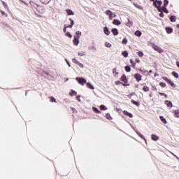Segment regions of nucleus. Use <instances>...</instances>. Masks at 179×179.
Returning a JSON list of instances; mask_svg holds the SVG:
<instances>
[{"label":"nucleus","instance_id":"obj_1","mask_svg":"<svg viewBox=\"0 0 179 179\" xmlns=\"http://www.w3.org/2000/svg\"><path fill=\"white\" fill-rule=\"evenodd\" d=\"M120 80H121V82H123L122 83V86H129V84H127V83H128V78H127V76H125V74H123L121 76Z\"/></svg>","mask_w":179,"mask_h":179},{"label":"nucleus","instance_id":"obj_2","mask_svg":"<svg viewBox=\"0 0 179 179\" xmlns=\"http://www.w3.org/2000/svg\"><path fill=\"white\" fill-rule=\"evenodd\" d=\"M162 79L164 80H165V82H167V83H169V85H170V86H171V87H176V84H174L173 83V81H171L170 79H169L167 77H162Z\"/></svg>","mask_w":179,"mask_h":179},{"label":"nucleus","instance_id":"obj_3","mask_svg":"<svg viewBox=\"0 0 179 179\" xmlns=\"http://www.w3.org/2000/svg\"><path fill=\"white\" fill-rule=\"evenodd\" d=\"M76 79L77 82H78V83H80V85H82V86H84L85 84L86 83V79H85V78L77 77Z\"/></svg>","mask_w":179,"mask_h":179},{"label":"nucleus","instance_id":"obj_4","mask_svg":"<svg viewBox=\"0 0 179 179\" xmlns=\"http://www.w3.org/2000/svg\"><path fill=\"white\" fill-rule=\"evenodd\" d=\"M35 9L36 10H38L39 12V13H44V12H45V9H44V7H43L38 4V6H36V8H35Z\"/></svg>","mask_w":179,"mask_h":179},{"label":"nucleus","instance_id":"obj_5","mask_svg":"<svg viewBox=\"0 0 179 179\" xmlns=\"http://www.w3.org/2000/svg\"><path fill=\"white\" fill-rule=\"evenodd\" d=\"M152 48L155 51H157V52H159V53L164 52V51L162 50V48L160 47H159L157 45H153Z\"/></svg>","mask_w":179,"mask_h":179},{"label":"nucleus","instance_id":"obj_6","mask_svg":"<svg viewBox=\"0 0 179 179\" xmlns=\"http://www.w3.org/2000/svg\"><path fill=\"white\" fill-rule=\"evenodd\" d=\"M134 79H136V82L138 83L141 82V80H142V75L140 73L134 74Z\"/></svg>","mask_w":179,"mask_h":179},{"label":"nucleus","instance_id":"obj_7","mask_svg":"<svg viewBox=\"0 0 179 179\" xmlns=\"http://www.w3.org/2000/svg\"><path fill=\"white\" fill-rule=\"evenodd\" d=\"M72 61L74 64H76V65H78V66H80V68H83L84 67L83 64L79 62V61H78V59L74 58V59H72Z\"/></svg>","mask_w":179,"mask_h":179},{"label":"nucleus","instance_id":"obj_8","mask_svg":"<svg viewBox=\"0 0 179 179\" xmlns=\"http://www.w3.org/2000/svg\"><path fill=\"white\" fill-rule=\"evenodd\" d=\"M162 3H163L162 1L156 0L155 1H154L153 5H155L156 8L158 9V8H160V6H162Z\"/></svg>","mask_w":179,"mask_h":179},{"label":"nucleus","instance_id":"obj_9","mask_svg":"<svg viewBox=\"0 0 179 179\" xmlns=\"http://www.w3.org/2000/svg\"><path fill=\"white\" fill-rule=\"evenodd\" d=\"M123 114H124V115H126L129 118H133L134 117V115H132V113H129L127 110H124Z\"/></svg>","mask_w":179,"mask_h":179},{"label":"nucleus","instance_id":"obj_10","mask_svg":"<svg viewBox=\"0 0 179 179\" xmlns=\"http://www.w3.org/2000/svg\"><path fill=\"white\" fill-rule=\"evenodd\" d=\"M80 38L74 36V39L73 40V43L74 44V45H79V39Z\"/></svg>","mask_w":179,"mask_h":179},{"label":"nucleus","instance_id":"obj_11","mask_svg":"<svg viewBox=\"0 0 179 179\" xmlns=\"http://www.w3.org/2000/svg\"><path fill=\"white\" fill-rule=\"evenodd\" d=\"M113 24H115V26H120V24H121V21H120L117 19H115L113 21Z\"/></svg>","mask_w":179,"mask_h":179},{"label":"nucleus","instance_id":"obj_12","mask_svg":"<svg viewBox=\"0 0 179 179\" xmlns=\"http://www.w3.org/2000/svg\"><path fill=\"white\" fill-rule=\"evenodd\" d=\"M69 20H70V22H71V24H69V25H66V27H67V29H68V27H69L70 29H72V26H73V24H75V22L73 21V20H72V18H69Z\"/></svg>","mask_w":179,"mask_h":179},{"label":"nucleus","instance_id":"obj_13","mask_svg":"<svg viewBox=\"0 0 179 179\" xmlns=\"http://www.w3.org/2000/svg\"><path fill=\"white\" fill-rule=\"evenodd\" d=\"M111 31H112L113 36H118V29H117V28H113L111 29Z\"/></svg>","mask_w":179,"mask_h":179},{"label":"nucleus","instance_id":"obj_14","mask_svg":"<svg viewBox=\"0 0 179 179\" xmlns=\"http://www.w3.org/2000/svg\"><path fill=\"white\" fill-rule=\"evenodd\" d=\"M103 33L106 34V36H110V31L108 30V27H103Z\"/></svg>","mask_w":179,"mask_h":179},{"label":"nucleus","instance_id":"obj_15","mask_svg":"<svg viewBox=\"0 0 179 179\" xmlns=\"http://www.w3.org/2000/svg\"><path fill=\"white\" fill-rule=\"evenodd\" d=\"M66 12L67 13V15H69V16H73V15H75V13H73V11H72V10L71 9L66 10Z\"/></svg>","mask_w":179,"mask_h":179},{"label":"nucleus","instance_id":"obj_16","mask_svg":"<svg viewBox=\"0 0 179 179\" xmlns=\"http://www.w3.org/2000/svg\"><path fill=\"white\" fill-rule=\"evenodd\" d=\"M165 104L166 106H167V107H170V108L173 107V103L171 102V101H165Z\"/></svg>","mask_w":179,"mask_h":179},{"label":"nucleus","instance_id":"obj_17","mask_svg":"<svg viewBox=\"0 0 179 179\" xmlns=\"http://www.w3.org/2000/svg\"><path fill=\"white\" fill-rule=\"evenodd\" d=\"M166 31L168 34H171L173 33V28L170 27H166Z\"/></svg>","mask_w":179,"mask_h":179},{"label":"nucleus","instance_id":"obj_18","mask_svg":"<svg viewBox=\"0 0 179 179\" xmlns=\"http://www.w3.org/2000/svg\"><path fill=\"white\" fill-rule=\"evenodd\" d=\"M162 12H164L165 13H169V10L167 9L166 6H163L161 7Z\"/></svg>","mask_w":179,"mask_h":179},{"label":"nucleus","instance_id":"obj_19","mask_svg":"<svg viewBox=\"0 0 179 179\" xmlns=\"http://www.w3.org/2000/svg\"><path fill=\"white\" fill-rule=\"evenodd\" d=\"M29 5H31V6H33V8H36L38 4H37V3H36V2L33 1H31L29 2Z\"/></svg>","mask_w":179,"mask_h":179},{"label":"nucleus","instance_id":"obj_20","mask_svg":"<svg viewBox=\"0 0 179 179\" xmlns=\"http://www.w3.org/2000/svg\"><path fill=\"white\" fill-rule=\"evenodd\" d=\"M134 22L132 21H131V20H129V18H128V22L126 24V26H127V27H131V26H133Z\"/></svg>","mask_w":179,"mask_h":179},{"label":"nucleus","instance_id":"obj_21","mask_svg":"<svg viewBox=\"0 0 179 179\" xmlns=\"http://www.w3.org/2000/svg\"><path fill=\"white\" fill-rule=\"evenodd\" d=\"M158 12H160L159 16L160 17H164V13L162 11V7H158Z\"/></svg>","mask_w":179,"mask_h":179},{"label":"nucleus","instance_id":"obj_22","mask_svg":"<svg viewBox=\"0 0 179 179\" xmlns=\"http://www.w3.org/2000/svg\"><path fill=\"white\" fill-rule=\"evenodd\" d=\"M87 87H88V89H91L92 90H94V87L90 83H87Z\"/></svg>","mask_w":179,"mask_h":179},{"label":"nucleus","instance_id":"obj_23","mask_svg":"<svg viewBox=\"0 0 179 179\" xmlns=\"http://www.w3.org/2000/svg\"><path fill=\"white\" fill-rule=\"evenodd\" d=\"M92 110L96 114H101V111H100L97 108L93 107Z\"/></svg>","mask_w":179,"mask_h":179},{"label":"nucleus","instance_id":"obj_24","mask_svg":"<svg viewBox=\"0 0 179 179\" xmlns=\"http://www.w3.org/2000/svg\"><path fill=\"white\" fill-rule=\"evenodd\" d=\"M173 114H174V115H175V117H176V118H179V110H178V109L175 110L173 111Z\"/></svg>","mask_w":179,"mask_h":179},{"label":"nucleus","instance_id":"obj_25","mask_svg":"<svg viewBox=\"0 0 179 179\" xmlns=\"http://www.w3.org/2000/svg\"><path fill=\"white\" fill-rule=\"evenodd\" d=\"M151 138L152 141H159V136H157L155 134L151 135Z\"/></svg>","mask_w":179,"mask_h":179},{"label":"nucleus","instance_id":"obj_26","mask_svg":"<svg viewBox=\"0 0 179 179\" xmlns=\"http://www.w3.org/2000/svg\"><path fill=\"white\" fill-rule=\"evenodd\" d=\"M76 36H74V37H78V38H80V36H82V32L80 31H77L76 32Z\"/></svg>","mask_w":179,"mask_h":179},{"label":"nucleus","instance_id":"obj_27","mask_svg":"<svg viewBox=\"0 0 179 179\" xmlns=\"http://www.w3.org/2000/svg\"><path fill=\"white\" fill-rule=\"evenodd\" d=\"M113 73L115 78L118 76V72L117 71V68L113 69Z\"/></svg>","mask_w":179,"mask_h":179},{"label":"nucleus","instance_id":"obj_28","mask_svg":"<svg viewBox=\"0 0 179 179\" xmlns=\"http://www.w3.org/2000/svg\"><path fill=\"white\" fill-rule=\"evenodd\" d=\"M159 118H160L162 122H163V124H167V120H166V118H164V117L159 116Z\"/></svg>","mask_w":179,"mask_h":179},{"label":"nucleus","instance_id":"obj_29","mask_svg":"<svg viewBox=\"0 0 179 179\" xmlns=\"http://www.w3.org/2000/svg\"><path fill=\"white\" fill-rule=\"evenodd\" d=\"M134 34L135 36H137V37H141L142 36V32H141V31H136Z\"/></svg>","mask_w":179,"mask_h":179},{"label":"nucleus","instance_id":"obj_30","mask_svg":"<svg viewBox=\"0 0 179 179\" xmlns=\"http://www.w3.org/2000/svg\"><path fill=\"white\" fill-rule=\"evenodd\" d=\"M41 2L45 5H47L48 3H50L51 2V0H40Z\"/></svg>","mask_w":179,"mask_h":179},{"label":"nucleus","instance_id":"obj_31","mask_svg":"<svg viewBox=\"0 0 179 179\" xmlns=\"http://www.w3.org/2000/svg\"><path fill=\"white\" fill-rule=\"evenodd\" d=\"M78 94V92L76 91L71 90V92L69 93V96H76Z\"/></svg>","mask_w":179,"mask_h":179},{"label":"nucleus","instance_id":"obj_32","mask_svg":"<svg viewBox=\"0 0 179 179\" xmlns=\"http://www.w3.org/2000/svg\"><path fill=\"white\" fill-rule=\"evenodd\" d=\"M131 102L132 103V104H134V106H136V107H139V102L136 101L135 100L132 99L131 101Z\"/></svg>","mask_w":179,"mask_h":179},{"label":"nucleus","instance_id":"obj_33","mask_svg":"<svg viewBox=\"0 0 179 179\" xmlns=\"http://www.w3.org/2000/svg\"><path fill=\"white\" fill-rule=\"evenodd\" d=\"M106 15H107L108 16H113V12L110 10H108L106 11Z\"/></svg>","mask_w":179,"mask_h":179},{"label":"nucleus","instance_id":"obj_34","mask_svg":"<svg viewBox=\"0 0 179 179\" xmlns=\"http://www.w3.org/2000/svg\"><path fill=\"white\" fill-rule=\"evenodd\" d=\"M172 75H173V76H174V78H176V79H178L179 75L176 71H173Z\"/></svg>","mask_w":179,"mask_h":179},{"label":"nucleus","instance_id":"obj_35","mask_svg":"<svg viewBox=\"0 0 179 179\" xmlns=\"http://www.w3.org/2000/svg\"><path fill=\"white\" fill-rule=\"evenodd\" d=\"M122 55H123V57H124V58H127L128 57V52L127 50L123 51L122 52Z\"/></svg>","mask_w":179,"mask_h":179},{"label":"nucleus","instance_id":"obj_36","mask_svg":"<svg viewBox=\"0 0 179 179\" xmlns=\"http://www.w3.org/2000/svg\"><path fill=\"white\" fill-rule=\"evenodd\" d=\"M100 110H101L102 111H106V110H107V107H106V106L104 105H101Z\"/></svg>","mask_w":179,"mask_h":179},{"label":"nucleus","instance_id":"obj_37","mask_svg":"<svg viewBox=\"0 0 179 179\" xmlns=\"http://www.w3.org/2000/svg\"><path fill=\"white\" fill-rule=\"evenodd\" d=\"M106 118H107V120H113L111 115H110L108 113L106 114Z\"/></svg>","mask_w":179,"mask_h":179},{"label":"nucleus","instance_id":"obj_38","mask_svg":"<svg viewBox=\"0 0 179 179\" xmlns=\"http://www.w3.org/2000/svg\"><path fill=\"white\" fill-rule=\"evenodd\" d=\"M124 69H125L126 72H131V67L129 66H126L124 67Z\"/></svg>","mask_w":179,"mask_h":179},{"label":"nucleus","instance_id":"obj_39","mask_svg":"<svg viewBox=\"0 0 179 179\" xmlns=\"http://www.w3.org/2000/svg\"><path fill=\"white\" fill-rule=\"evenodd\" d=\"M50 99L51 103H57V99H55V98H54L53 96H50Z\"/></svg>","mask_w":179,"mask_h":179},{"label":"nucleus","instance_id":"obj_40","mask_svg":"<svg viewBox=\"0 0 179 179\" xmlns=\"http://www.w3.org/2000/svg\"><path fill=\"white\" fill-rule=\"evenodd\" d=\"M130 63L131 64V66H133V68H135V66H136V63H135L132 59H130Z\"/></svg>","mask_w":179,"mask_h":179},{"label":"nucleus","instance_id":"obj_41","mask_svg":"<svg viewBox=\"0 0 179 179\" xmlns=\"http://www.w3.org/2000/svg\"><path fill=\"white\" fill-rule=\"evenodd\" d=\"M143 92H149V90H150L149 87H148V86H144V87H143Z\"/></svg>","mask_w":179,"mask_h":179},{"label":"nucleus","instance_id":"obj_42","mask_svg":"<svg viewBox=\"0 0 179 179\" xmlns=\"http://www.w3.org/2000/svg\"><path fill=\"white\" fill-rule=\"evenodd\" d=\"M65 36H66V37H69V38H72V34H71L70 32H66L65 34Z\"/></svg>","mask_w":179,"mask_h":179},{"label":"nucleus","instance_id":"obj_43","mask_svg":"<svg viewBox=\"0 0 179 179\" xmlns=\"http://www.w3.org/2000/svg\"><path fill=\"white\" fill-rule=\"evenodd\" d=\"M170 20H171V22H176V16L171 15L170 17Z\"/></svg>","mask_w":179,"mask_h":179},{"label":"nucleus","instance_id":"obj_44","mask_svg":"<svg viewBox=\"0 0 179 179\" xmlns=\"http://www.w3.org/2000/svg\"><path fill=\"white\" fill-rule=\"evenodd\" d=\"M134 5L136 8H137V9H142V6H141L140 5H138V3H134Z\"/></svg>","mask_w":179,"mask_h":179},{"label":"nucleus","instance_id":"obj_45","mask_svg":"<svg viewBox=\"0 0 179 179\" xmlns=\"http://www.w3.org/2000/svg\"><path fill=\"white\" fill-rule=\"evenodd\" d=\"M105 45H106V47H107L108 48H111V46H112L111 43H108V42H106V43H105Z\"/></svg>","mask_w":179,"mask_h":179},{"label":"nucleus","instance_id":"obj_46","mask_svg":"<svg viewBox=\"0 0 179 179\" xmlns=\"http://www.w3.org/2000/svg\"><path fill=\"white\" fill-rule=\"evenodd\" d=\"M128 43V39H127V38H124L122 40V44H127Z\"/></svg>","mask_w":179,"mask_h":179},{"label":"nucleus","instance_id":"obj_47","mask_svg":"<svg viewBox=\"0 0 179 179\" xmlns=\"http://www.w3.org/2000/svg\"><path fill=\"white\" fill-rule=\"evenodd\" d=\"M137 55H138V57H143V52L139 51V52H137Z\"/></svg>","mask_w":179,"mask_h":179},{"label":"nucleus","instance_id":"obj_48","mask_svg":"<svg viewBox=\"0 0 179 179\" xmlns=\"http://www.w3.org/2000/svg\"><path fill=\"white\" fill-rule=\"evenodd\" d=\"M169 5V0H164V6H167Z\"/></svg>","mask_w":179,"mask_h":179},{"label":"nucleus","instance_id":"obj_49","mask_svg":"<svg viewBox=\"0 0 179 179\" xmlns=\"http://www.w3.org/2000/svg\"><path fill=\"white\" fill-rule=\"evenodd\" d=\"M132 96H135V92H132L131 94L128 95L129 99H132Z\"/></svg>","mask_w":179,"mask_h":179},{"label":"nucleus","instance_id":"obj_50","mask_svg":"<svg viewBox=\"0 0 179 179\" xmlns=\"http://www.w3.org/2000/svg\"><path fill=\"white\" fill-rule=\"evenodd\" d=\"M159 86H161V87H166V83H159Z\"/></svg>","mask_w":179,"mask_h":179},{"label":"nucleus","instance_id":"obj_51","mask_svg":"<svg viewBox=\"0 0 179 179\" xmlns=\"http://www.w3.org/2000/svg\"><path fill=\"white\" fill-rule=\"evenodd\" d=\"M1 15H3L4 16H6V17H8V14L6 13L4 11L1 10Z\"/></svg>","mask_w":179,"mask_h":179},{"label":"nucleus","instance_id":"obj_52","mask_svg":"<svg viewBox=\"0 0 179 179\" xmlns=\"http://www.w3.org/2000/svg\"><path fill=\"white\" fill-rule=\"evenodd\" d=\"M66 29H68V27H66V25H64V29H63L64 33H66Z\"/></svg>","mask_w":179,"mask_h":179},{"label":"nucleus","instance_id":"obj_53","mask_svg":"<svg viewBox=\"0 0 179 179\" xmlns=\"http://www.w3.org/2000/svg\"><path fill=\"white\" fill-rule=\"evenodd\" d=\"M115 85H122V83L121 81H115Z\"/></svg>","mask_w":179,"mask_h":179},{"label":"nucleus","instance_id":"obj_54","mask_svg":"<svg viewBox=\"0 0 179 179\" xmlns=\"http://www.w3.org/2000/svg\"><path fill=\"white\" fill-rule=\"evenodd\" d=\"M140 72H141V73H148V71H143V70H142V69H140Z\"/></svg>","mask_w":179,"mask_h":179},{"label":"nucleus","instance_id":"obj_55","mask_svg":"<svg viewBox=\"0 0 179 179\" xmlns=\"http://www.w3.org/2000/svg\"><path fill=\"white\" fill-rule=\"evenodd\" d=\"M76 99H77V100H78V101H80V95H78V96H76Z\"/></svg>","mask_w":179,"mask_h":179},{"label":"nucleus","instance_id":"obj_56","mask_svg":"<svg viewBox=\"0 0 179 179\" xmlns=\"http://www.w3.org/2000/svg\"><path fill=\"white\" fill-rule=\"evenodd\" d=\"M1 2H2L3 5L5 7L8 6V4H6V3H5V1H3L1 0Z\"/></svg>","mask_w":179,"mask_h":179},{"label":"nucleus","instance_id":"obj_57","mask_svg":"<svg viewBox=\"0 0 179 179\" xmlns=\"http://www.w3.org/2000/svg\"><path fill=\"white\" fill-rule=\"evenodd\" d=\"M136 62H137V64H139V62H141V60L139 59H136Z\"/></svg>","mask_w":179,"mask_h":179},{"label":"nucleus","instance_id":"obj_58","mask_svg":"<svg viewBox=\"0 0 179 179\" xmlns=\"http://www.w3.org/2000/svg\"><path fill=\"white\" fill-rule=\"evenodd\" d=\"M159 94H160V96H166V94L162 93V92H160Z\"/></svg>","mask_w":179,"mask_h":179},{"label":"nucleus","instance_id":"obj_59","mask_svg":"<svg viewBox=\"0 0 179 179\" xmlns=\"http://www.w3.org/2000/svg\"><path fill=\"white\" fill-rule=\"evenodd\" d=\"M110 20H113V15H109Z\"/></svg>","mask_w":179,"mask_h":179},{"label":"nucleus","instance_id":"obj_60","mask_svg":"<svg viewBox=\"0 0 179 179\" xmlns=\"http://www.w3.org/2000/svg\"><path fill=\"white\" fill-rule=\"evenodd\" d=\"M66 62H67L69 66H71V64H69V62H68V60H67L66 59Z\"/></svg>","mask_w":179,"mask_h":179},{"label":"nucleus","instance_id":"obj_61","mask_svg":"<svg viewBox=\"0 0 179 179\" xmlns=\"http://www.w3.org/2000/svg\"><path fill=\"white\" fill-rule=\"evenodd\" d=\"M36 16H38V17H41V15H36Z\"/></svg>","mask_w":179,"mask_h":179},{"label":"nucleus","instance_id":"obj_62","mask_svg":"<svg viewBox=\"0 0 179 179\" xmlns=\"http://www.w3.org/2000/svg\"><path fill=\"white\" fill-rule=\"evenodd\" d=\"M151 1V2H155V0H150Z\"/></svg>","mask_w":179,"mask_h":179},{"label":"nucleus","instance_id":"obj_63","mask_svg":"<svg viewBox=\"0 0 179 179\" xmlns=\"http://www.w3.org/2000/svg\"><path fill=\"white\" fill-rule=\"evenodd\" d=\"M150 73H152V70L150 71Z\"/></svg>","mask_w":179,"mask_h":179},{"label":"nucleus","instance_id":"obj_64","mask_svg":"<svg viewBox=\"0 0 179 179\" xmlns=\"http://www.w3.org/2000/svg\"><path fill=\"white\" fill-rule=\"evenodd\" d=\"M141 138H143L142 136H141Z\"/></svg>","mask_w":179,"mask_h":179}]
</instances>
